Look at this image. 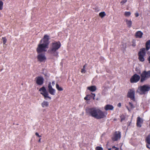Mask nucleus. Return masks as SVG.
<instances>
[{
    "label": "nucleus",
    "instance_id": "obj_1",
    "mask_svg": "<svg viewBox=\"0 0 150 150\" xmlns=\"http://www.w3.org/2000/svg\"><path fill=\"white\" fill-rule=\"evenodd\" d=\"M49 36L47 35L44 36L43 39H41L40 41V44L38 45L36 51L38 54L46 52L47 49L48 48L49 43Z\"/></svg>",
    "mask_w": 150,
    "mask_h": 150
},
{
    "label": "nucleus",
    "instance_id": "obj_2",
    "mask_svg": "<svg viewBox=\"0 0 150 150\" xmlns=\"http://www.w3.org/2000/svg\"><path fill=\"white\" fill-rule=\"evenodd\" d=\"M86 112L90 116L97 119L103 118L106 117L105 112L95 108H90L86 110Z\"/></svg>",
    "mask_w": 150,
    "mask_h": 150
},
{
    "label": "nucleus",
    "instance_id": "obj_3",
    "mask_svg": "<svg viewBox=\"0 0 150 150\" xmlns=\"http://www.w3.org/2000/svg\"><path fill=\"white\" fill-rule=\"evenodd\" d=\"M61 44L60 42L55 41L51 44V46L49 50V52L53 56L57 57L59 52L58 50L60 47Z\"/></svg>",
    "mask_w": 150,
    "mask_h": 150
},
{
    "label": "nucleus",
    "instance_id": "obj_4",
    "mask_svg": "<svg viewBox=\"0 0 150 150\" xmlns=\"http://www.w3.org/2000/svg\"><path fill=\"white\" fill-rule=\"evenodd\" d=\"M140 82L143 83L150 78V70L148 71H144L140 74Z\"/></svg>",
    "mask_w": 150,
    "mask_h": 150
},
{
    "label": "nucleus",
    "instance_id": "obj_5",
    "mask_svg": "<svg viewBox=\"0 0 150 150\" xmlns=\"http://www.w3.org/2000/svg\"><path fill=\"white\" fill-rule=\"evenodd\" d=\"M39 91L41 92L40 93L44 97L45 99L47 100V98L49 100L51 99V97L49 96L48 92L44 86H43L40 88Z\"/></svg>",
    "mask_w": 150,
    "mask_h": 150
},
{
    "label": "nucleus",
    "instance_id": "obj_6",
    "mask_svg": "<svg viewBox=\"0 0 150 150\" xmlns=\"http://www.w3.org/2000/svg\"><path fill=\"white\" fill-rule=\"evenodd\" d=\"M146 48H142L140 49L138 53V59L139 61L143 62L145 60L144 57L146 54Z\"/></svg>",
    "mask_w": 150,
    "mask_h": 150
},
{
    "label": "nucleus",
    "instance_id": "obj_7",
    "mask_svg": "<svg viewBox=\"0 0 150 150\" xmlns=\"http://www.w3.org/2000/svg\"><path fill=\"white\" fill-rule=\"evenodd\" d=\"M150 90V85H144L140 86L138 89V91H139L141 94H144Z\"/></svg>",
    "mask_w": 150,
    "mask_h": 150
},
{
    "label": "nucleus",
    "instance_id": "obj_8",
    "mask_svg": "<svg viewBox=\"0 0 150 150\" xmlns=\"http://www.w3.org/2000/svg\"><path fill=\"white\" fill-rule=\"evenodd\" d=\"M38 60L40 62H45L47 59L44 53L38 54L37 56Z\"/></svg>",
    "mask_w": 150,
    "mask_h": 150
},
{
    "label": "nucleus",
    "instance_id": "obj_9",
    "mask_svg": "<svg viewBox=\"0 0 150 150\" xmlns=\"http://www.w3.org/2000/svg\"><path fill=\"white\" fill-rule=\"evenodd\" d=\"M141 79V77L137 74H134L131 78L130 81L131 83H136L138 82Z\"/></svg>",
    "mask_w": 150,
    "mask_h": 150
},
{
    "label": "nucleus",
    "instance_id": "obj_10",
    "mask_svg": "<svg viewBox=\"0 0 150 150\" xmlns=\"http://www.w3.org/2000/svg\"><path fill=\"white\" fill-rule=\"evenodd\" d=\"M121 137V132L119 131H116L113 134L112 139L113 141H117L120 139Z\"/></svg>",
    "mask_w": 150,
    "mask_h": 150
},
{
    "label": "nucleus",
    "instance_id": "obj_11",
    "mask_svg": "<svg viewBox=\"0 0 150 150\" xmlns=\"http://www.w3.org/2000/svg\"><path fill=\"white\" fill-rule=\"evenodd\" d=\"M134 94V91L133 90L130 89L127 93V96L128 98H130L131 100L134 101L135 100Z\"/></svg>",
    "mask_w": 150,
    "mask_h": 150
},
{
    "label": "nucleus",
    "instance_id": "obj_12",
    "mask_svg": "<svg viewBox=\"0 0 150 150\" xmlns=\"http://www.w3.org/2000/svg\"><path fill=\"white\" fill-rule=\"evenodd\" d=\"M36 83L38 85H42L44 81V79L43 77L42 76H38L36 77L35 78Z\"/></svg>",
    "mask_w": 150,
    "mask_h": 150
},
{
    "label": "nucleus",
    "instance_id": "obj_13",
    "mask_svg": "<svg viewBox=\"0 0 150 150\" xmlns=\"http://www.w3.org/2000/svg\"><path fill=\"white\" fill-rule=\"evenodd\" d=\"M48 90L49 93L51 95H54L55 94L56 90L52 88L51 82L48 83Z\"/></svg>",
    "mask_w": 150,
    "mask_h": 150
},
{
    "label": "nucleus",
    "instance_id": "obj_14",
    "mask_svg": "<svg viewBox=\"0 0 150 150\" xmlns=\"http://www.w3.org/2000/svg\"><path fill=\"white\" fill-rule=\"evenodd\" d=\"M143 122V120L141 118L139 117H137V126L138 127H141L142 126L141 125Z\"/></svg>",
    "mask_w": 150,
    "mask_h": 150
},
{
    "label": "nucleus",
    "instance_id": "obj_15",
    "mask_svg": "<svg viewBox=\"0 0 150 150\" xmlns=\"http://www.w3.org/2000/svg\"><path fill=\"white\" fill-rule=\"evenodd\" d=\"M143 33L140 31H139L137 32L135 35V36L136 38H142Z\"/></svg>",
    "mask_w": 150,
    "mask_h": 150
},
{
    "label": "nucleus",
    "instance_id": "obj_16",
    "mask_svg": "<svg viewBox=\"0 0 150 150\" xmlns=\"http://www.w3.org/2000/svg\"><path fill=\"white\" fill-rule=\"evenodd\" d=\"M104 109L106 110H112L114 109L113 106L111 105H107L105 106Z\"/></svg>",
    "mask_w": 150,
    "mask_h": 150
},
{
    "label": "nucleus",
    "instance_id": "obj_17",
    "mask_svg": "<svg viewBox=\"0 0 150 150\" xmlns=\"http://www.w3.org/2000/svg\"><path fill=\"white\" fill-rule=\"evenodd\" d=\"M88 90L92 92H94L96 90V88L95 86H93L87 87Z\"/></svg>",
    "mask_w": 150,
    "mask_h": 150
},
{
    "label": "nucleus",
    "instance_id": "obj_18",
    "mask_svg": "<svg viewBox=\"0 0 150 150\" xmlns=\"http://www.w3.org/2000/svg\"><path fill=\"white\" fill-rule=\"evenodd\" d=\"M146 50H148L150 48V40H148L146 43Z\"/></svg>",
    "mask_w": 150,
    "mask_h": 150
},
{
    "label": "nucleus",
    "instance_id": "obj_19",
    "mask_svg": "<svg viewBox=\"0 0 150 150\" xmlns=\"http://www.w3.org/2000/svg\"><path fill=\"white\" fill-rule=\"evenodd\" d=\"M129 104L130 106V108H129L127 106H126V107L129 111H130L131 109L133 108L134 107L133 104L131 102H129Z\"/></svg>",
    "mask_w": 150,
    "mask_h": 150
},
{
    "label": "nucleus",
    "instance_id": "obj_20",
    "mask_svg": "<svg viewBox=\"0 0 150 150\" xmlns=\"http://www.w3.org/2000/svg\"><path fill=\"white\" fill-rule=\"evenodd\" d=\"M41 105L42 107H48L49 105V103L48 102L44 101L41 104Z\"/></svg>",
    "mask_w": 150,
    "mask_h": 150
},
{
    "label": "nucleus",
    "instance_id": "obj_21",
    "mask_svg": "<svg viewBox=\"0 0 150 150\" xmlns=\"http://www.w3.org/2000/svg\"><path fill=\"white\" fill-rule=\"evenodd\" d=\"M91 94H92V95H88V98L89 100H90L92 98V97H93V100L95 99V97L96 96L95 94L94 93H91Z\"/></svg>",
    "mask_w": 150,
    "mask_h": 150
},
{
    "label": "nucleus",
    "instance_id": "obj_22",
    "mask_svg": "<svg viewBox=\"0 0 150 150\" xmlns=\"http://www.w3.org/2000/svg\"><path fill=\"white\" fill-rule=\"evenodd\" d=\"M146 142L149 144H150V134H149L147 137L146 139Z\"/></svg>",
    "mask_w": 150,
    "mask_h": 150
},
{
    "label": "nucleus",
    "instance_id": "obj_23",
    "mask_svg": "<svg viewBox=\"0 0 150 150\" xmlns=\"http://www.w3.org/2000/svg\"><path fill=\"white\" fill-rule=\"evenodd\" d=\"M126 22L129 28L131 27L132 24V22L131 21L127 20H126Z\"/></svg>",
    "mask_w": 150,
    "mask_h": 150
},
{
    "label": "nucleus",
    "instance_id": "obj_24",
    "mask_svg": "<svg viewBox=\"0 0 150 150\" xmlns=\"http://www.w3.org/2000/svg\"><path fill=\"white\" fill-rule=\"evenodd\" d=\"M56 88L59 91H61L63 90V88L61 87H59L58 84H56Z\"/></svg>",
    "mask_w": 150,
    "mask_h": 150
},
{
    "label": "nucleus",
    "instance_id": "obj_25",
    "mask_svg": "<svg viewBox=\"0 0 150 150\" xmlns=\"http://www.w3.org/2000/svg\"><path fill=\"white\" fill-rule=\"evenodd\" d=\"M106 15V14L104 12H102L99 13V16L101 18H103Z\"/></svg>",
    "mask_w": 150,
    "mask_h": 150
},
{
    "label": "nucleus",
    "instance_id": "obj_26",
    "mask_svg": "<svg viewBox=\"0 0 150 150\" xmlns=\"http://www.w3.org/2000/svg\"><path fill=\"white\" fill-rule=\"evenodd\" d=\"M131 13L130 12H125V13L124 15L126 17H128L130 16Z\"/></svg>",
    "mask_w": 150,
    "mask_h": 150
},
{
    "label": "nucleus",
    "instance_id": "obj_27",
    "mask_svg": "<svg viewBox=\"0 0 150 150\" xmlns=\"http://www.w3.org/2000/svg\"><path fill=\"white\" fill-rule=\"evenodd\" d=\"M3 3L2 1L0 0V10H1L3 8Z\"/></svg>",
    "mask_w": 150,
    "mask_h": 150
},
{
    "label": "nucleus",
    "instance_id": "obj_28",
    "mask_svg": "<svg viewBox=\"0 0 150 150\" xmlns=\"http://www.w3.org/2000/svg\"><path fill=\"white\" fill-rule=\"evenodd\" d=\"M2 39L3 41V44H5L7 41V39L5 37H3L2 38Z\"/></svg>",
    "mask_w": 150,
    "mask_h": 150
},
{
    "label": "nucleus",
    "instance_id": "obj_29",
    "mask_svg": "<svg viewBox=\"0 0 150 150\" xmlns=\"http://www.w3.org/2000/svg\"><path fill=\"white\" fill-rule=\"evenodd\" d=\"M95 149L96 150H103V148L100 146H97L96 147Z\"/></svg>",
    "mask_w": 150,
    "mask_h": 150
},
{
    "label": "nucleus",
    "instance_id": "obj_30",
    "mask_svg": "<svg viewBox=\"0 0 150 150\" xmlns=\"http://www.w3.org/2000/svg\"><path fill=\"white\" fill-rule=\"evenodd\" d=\"M121 122H122L123 120H125V117L123 115H122L120 116Z\"/></svg>",
    "mask_w": 150,
    "mask_h": 150
},
{
    "label": "nucleus",
    "instance_id": "obj_31",
    "mask_svg": "<svg viewBox=\"0 0 150 150\" xmlns=\"http://www.w3.org/2000/svg\"><path fill=\"white\" fill-rule=\"evenodd\" d=\"M127 1V0H122V1L120 2V4H121V5L124 4Z\"/></svg>",
    "mask_w": 150,
    "mask_h": 150
},
{
    "label": "nucleus",
    "instance_id": "obj_32",
    "mask_svg": "<svg viewBox=\"0 0 150 150\" xmlns=\"http://www.w3.org/2000/svg\"><path fill=\"white\" fill-rule=\"evenodd\" d=\"M86 72V71L85 70V69L84 68H82L81 70V72L82 73H85Z\"/></svg>",
    "mask_w": 150,
    "mask_h": 150
},
{
    "label": "nucleus",
    "instance_id": "obj_33",
    "mask_svg": "<svg viewBox=\"0 0 150 150\" xmlns=\"http://www.w3.org/2000/svg\"><path fill=\"white\" fill-rule=\"evenodd\" d=\"M88 95H87L85 97H84V99L86 100H89L88 98Z\"/></svg>",
    "mask_w": 150,
    "mask_h": 150
},
{
    "label": "nucleus",
    "instance_id": "obj_34",
    "mask_svg": "<svg viewBox=\"0 0 150 150\" xmlns=\"http://www.w3.org/2000/svg\"><path fill=\"white\" fill-rule=\"evenodd\" d=\"M35 134L38 137H41V136L40 135L38 132H36Z\"/></svg>",
    "mask_w": 150,
    "mask_h": 150
},
{
    "label": "nucleus",
    "instance_id": "obj_35",
    "mask_svg": "<svg viewBox=\"0 0 150 150\" xmlns=\"http://www.w3.org/2000/svg\"><path fill=\"white\" fill-rule=\"evenodd\" d=\"M135 16L136 17H137L139 16V14L138 13H136L135 14Z\"/></svg>",
    "mask_w": 150,
    "mask_h": 150
},
{
    "label": "nucleus",
    "instance_id": "obj_36",
    "mask_svg": "<svg viewBox=\"0 0 150 150\" xmlns=\"http://www.w3.org/2000/svg\"><path fill=\"white\" fill-rule=\"evenodd\" d=\"M147 60L149 61V63H150V56L147 58Z\"/></svg>",
    "mask_w": 150,
    "mask_h": 150
},
{
    "label": "nucleus",
    "instance_id": "obj_37",
    "mask_svg": "<svg viewBox=\"0 0 150 150\" xmlns=\"http://www.w3.org/2000/svg\"><path fill=\"white\" fill-rule=\"evenodd\" d=\"M117 106L119 107H120L121 106V103H119L118 104Z\"/></svg>",
    "mask_w": 150,
    "mask_h": 150
},
{
    "label": "nucleus",
    "instance_id": "obj_38",
    "mask_svg": "<svg viewBox=\"0 0 150 150\" xmlns=\"http://www.w3.org/2000/svg\"><path fill=\"white\" fill-rule=\"evenodd\" d=\"M52 85L53 86H54L55 84V81H53L52 82Z\"/></svg>",
    "mask_w": 150,
    "mask_h": 150
},
{
    "label": "nucleus",
    "instance_id": "obj_39",
    "mask_svg": "<svg viewBox=\"0 0 150 150\" xmlns=\"http://www.w3.org/2000/svg\"><path fill=\"white\" fill-rule=\"evenodd\" d=\"M86 64H85V65L83 66V68H84V69H85V67H86Z\"/></svg>",
    "mask_w": 150,
    "mask_h": 150
},
{
    "label": "nucleus",
    "instance_id": "obj_40",
    "mask_svg": "<svg viewBox=\"0 0 150 150\" xmlns=\"http://www.w3.org/2000/svg\"><path fill=\"white\" fill-rule=\"evenodd\" d=\"M41 139V138H40L39 139L38 141L39 142H40Z\"/></svg>",
    "mask_w": 150,
    "mask_h": 150
},
{
    "label": "nucleus",
    "instance_id": "obj_41",
    "mask_svg": "<svg viewBox=\"0 0 150 150\" xmlns=\"http://www.w3.org/2000/svg\"><path fill=\"white\" fill-rule=\"evenodd\" d=\"M146 147H147V148H149V149H150V147L148 146V145H146Z\"/></svg>",
    "mask_w": 150,
    "mask_h": 150
},
{
    "label": "nucleus",
    "instance_id": "obj_42",
    "mask_svg": "<svg viewBox=\"0 0 150 150\" xmlns=\"http://www.w3.org/2000/svg\"><path fill=\"white\" fill-rule=\"evenodd\" d=\"M116 147L115 146H113L112 147V148H116Z\"/></svg>",
    "mask_w": 150,
    "mask_h": 150
},
{
    "label": "nucleus",
    "instance_id": "obj_43",
    "mask_svg": "<svg viewBox=\"0 0 150 150\" xmlns=\"http://www.w3.org/2000/svg\"><path fill=\"white\" fill-rule=\"evenodd\" d=\"M119 150V148H117V147H116L115 148V150Z\"/></svg>",
    "mask_w": 150,
    "mask_h": 150
},
{
    "label": "nucleus",
    "instance_id": "obj_44",
    "mask_svg": "<svg viewBox=\"0 0 150 150\" xmlns=\"http://www.w3.org/2000/svg\"><path fill=\"white\" fill-rule=\"evenodd\" d=\"M138 73L139 74H140V71H139V72H138Z\"/></svg>",
    "mask_w": 150,
    "mask_h": 150
},
{
    "label": "nucleus",
    "instance_id": "obj_45",
    "mask_svg": "<svg viewBox=\"0 0 150 150\" xmlns=\"http://www.w3.org/2000/svg\"><path fill=\"white\" fill-rule=\"evenodd\" d=\"M111 148H109V149H108V150H111Z\"/></svg>",
    "mask_w": 150,
    "mask_h": 150
},
{
    "label": "nucleus",
    "instance_id": "obj_46",
    "mask_svg": "<svg viewBox=\"0 0 150 150\" xmlns=\"http://www.w3.org/2000/svg\"><path fill=\"white\" fill-rule=\"evenodd\" d=\"M2 69H1L0 71H2Z\"/></svg>",
    "mask_w": 150,
    "mask_h": 150
}]
</instances>
